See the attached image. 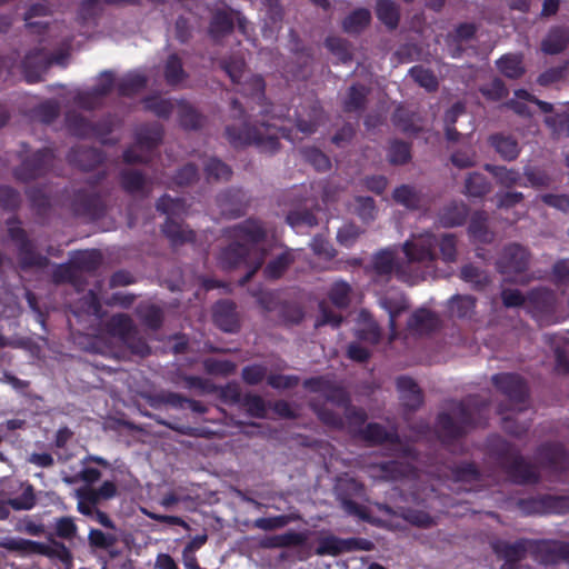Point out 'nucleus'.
<instances>
[{
	"mask_svg": "<svg viewBox=\"0 0 569 569\" xmlns=\"http://www.w3.org/2000/svg\"><path fill=\"white\" fill-rule=\"evenodd\" d=\"M231 118L239 123L227 124L224 136L234 148L254 146L260 152L274 154L280 149V138L291 140L290 130L278 128L268 122L252 124L250 116L240 101L233 98L230 101Z\"/></svg>",
	"mask_w": 569,
	"mask_h": 569,
	"instance_id": "f257e3e1",
	"label": "nucleus"
},
{
	"mask_svg": "<svg viewBox=\"0 0 569 569\" xmlns=\"http://www.w3.org/2000/svg\"><path fill=\"white\" fill-rule=\"evenodd\" d=\"M486 408V402H479L478 397L469 396L455 402L452 407L455 417L448 412L438 413L436 431L441 445L450 450L457 441L466 437L470 429L485 425Z\"/></svg>",
	"mask_w": 569,
	"mask_h": 569,
	"instance_id": "f03ea898",
	"label": "nucleus"
},
{
	"mask_svg": "<svg viewBox=\"0 0 569 569\" xmlns=\"http://www.w3.org/2000/svg\"><path fill=\"white\" fill-rule=\"evenodd\" d=\"M437 249L443 262L452 263L457 260V238L451 233L440 237L427 232L413 236L402 244L403 254L410 261H417L420 270L426 271V278L435 272L439 259Z\"/></svg>",
	"mask_w": 569,
	"mask_h": 569,
	"instance_id": "7ed1b4c3",
	"label": "nucleus"
},
{
	"mask_svg": "<svg viewBox=\"0 0 569 569\" xmlns=\"http://www.w3.org/2000/svg\"><path fill=\"white\" fill-rule=\"evenodd\" d=\"M399 260L395 249L385 248L372 256L371 272L375 282H388L395 274L396 278L409 284H416L426 280V271L419 269L417 261Z\"/></svg>",
	"mask_w": 569,
	"mask_h": 569,
	"instance_id": "20e7f679",
	"label": "nucleus"
},
{
	"mask_svg": "<svg viewBox=\"0 0 569 569\" xmlns=\"http://www.w3.org/2000/svg\"><path fill=\"white\" fill-rule=\"evenodd\" d=\"M106 170L99 171L87 180L88 188L73 189L68 193L69 208L73 216L96 221L107 212L106 201L96 188L107 178Z\"/></svg>",
	"mask_w": 569,
	"mask_h": 569,
	"instance_id": "39448f33",
	"label": "nucleus"
},
{
	"mask_svg": "<svg viewBox=\"0 0 569 569\" xmlns=\"http://www.w3.org/2000/svg\"><path fill=\"white\" fill-rule=\"evenodd\" d=\"M20 163L13 168L14 179L22 183H29L48 176L54 167L57 154L54 149L43 147L29 152V144L21 143V151L18 154Z\"/></svg>",
	"mask_w": 569,
	"mask_h": 569,
	"instance_id": "423d86ee",
	"label": "nucleus"
},
{
	"mask_svg": "<svg viewBox=\"0 0 569 569\" xmlns=\"http://www.w3.org/2000/svg\"><path fill=\"white\" fill-rule=\"evenodd\" d=\"M497 458L507 475L517 485H535L540 481V473L513 447L498 439L495 448Z\"/></svg>",
	"mask_w": 569,
	"mask_h": 569,
	"instance_id": "0eeeda50",
	"label": "nucleus"
},
{
	"mask_svg": "<svg viewBox=\"0 0 569 569\" xmlns=\"http://www.w3.org/2000/svg\"><path fill=\"white\" fill-rule=\"evenodd\" d=\"M21 224L22 222L18 216H12L6 220L7 233L17 248L20 268L22 270L46 268L50 262L49 259L37 251L33 241Z\"/></svg>",
	"mask_w": 569,
	"mask_h": 569,
	"instance_id": "6e6552de",
	"label": "nucleus"
},
{
	"mask_svg": "<svg viewBox=\"0 0 569 569\" xmlns=\"http://www.w3.org/2000/svg\"><path fill=\"white\" fill-rule=\"evenodd\" d=\"M184 204L183 199L171 198L169 194L161 196L156 202V209L167 214L161 231L173 247L196 241V232L173 219V216L184 210Z\"/></svg>",
	"mask_w": 569,
	"mask_h": 569,
	"instance_id": "1a4fd4ad",
	"label": "nucleus"
},
{
	"mask_svg": "<svg viewBox=\"0 0 569 569\" xmlns=\"http://www.w3.org/2000/svg\"><path fill=\"white\" fill-rule=\"evenodd\" d=\"M517 507L525 516L565 515L569 511V497L541 493L518 499Z\"/></svg>",
	"mask_w": 569,
	"mask_h": 569,
	"instance_id": "9d476101",
	"label": "nucleus"
},
{
	"mask_svg": "<svg viewBox=\"0 0 569 569\" xmlns=\"http://www.w3.org/2000/svg\"><path fill=\"white\" fill-rule=\"evenodd\" d=\"M492 385L512 405H522L529 398V388L526 380L518 373L500 372L491 378Z\"/></svg>",
	"mask_w": 569,
	"mask_h": 569,
	"instance_id": "9b49d317",
	"label": "nucleus"
},
{
	"mask_svg": "<svg viewBox=\"0 0 569 569\" xmlns=\"http://www.w3.org/2000/svg\"><path fill=\"white\" fill-rule=\"evenodd\" d=\"M530 258L526 247L510 243L502 249L497 260V270L505 276L523 273L528 270Z\"/></svg>",
	"mask_w": 569,
	"mask_h": 569,
	"instance_id": "f8f14e48",
	"label": "nucleus"
},
{
	"mask_svg": "<svg viewBox=\"0 0 569 569\" xmlns=\"http://www.w3.org/2000/svg\"><path fill=\"white\" fill-rule=\"evenodd\" d=\"M530 556L535 561L542 565H556L560 561L569 562V542L531 539Z\"/></svg>",
	"mask_w": 569,
	"mask_h": 569,
	"instance_id": "ddd939ff",
	"label": "nucleus"
},
{
	"mask_svg": "<svg viewBox=\"0 0 569 569\" xmlns=\"http://www.w3.org/2000/svg\"><path fill=\"white\" fill-rule=\"evenodd\" d=\"M537 460L545 469L555 473H562L569 469V455L559 442L541 443L536 451Z\"/></svg>",
	"mask_w": 569,
	"mask_h": 569,
	"instance_id": "4468645a",
	"label": "nucleus"
},
{
	"mask_svg": "<svg viewBox=\"0 0 569 569\" xmlns=\"http://www.w3.org/2000/svg\"><path fill=\"white\" fill-rule=\"evenodd\" d=\"M531 539L520 538L515 542L498 539L492 542V550L505 560L503 569H517L518 563L530 553Z\"/></svg>",
	"mask_w": 569,
	"mask_h": 569,
	"instance_id": "2eb2a0df",
	"label": "nucleus"
},
{
	"mask_svg": "<svg viewBox=\"0 0 569 569\" xmlns=\"http://www.w3.org/2000/svg\"><path fill=\"white\" fill-rule=\"evenodd\" d=\"M62 56L48 57L43 48L30 50L21 61V69L28 83H36L41 80V73L52 62H59Z\"/></svg>",
	"mask_w": 569,
	"mask_h": 569,
	"instance_id": "dca6fc26",
	"label": "nucleus"
},
{
	"mask_svg": "<svg viewBox=\"0 0 569 569\" xmlns=\"http://www.w3.org/2000/svg\"><path fill=\"white\" fill-rule=\"evenodd\" d=\"M217 204L223 216L239 218L246 214L250 198L241 188H228L217 196Z\"/></svg>",
	"mask_w": 569,
	"mask_h": 569,
	"instance_id": "f3484780",
	"label": "nucleus"
},
{
	"mask_svg": "<svg viewBox=\"0 0 569 569\" xmlns=\"http://www.w3.org/2000/svg\"><path fill=\"white\" fill-rule=\"evenodd\" d=\"M527 308L535 319H547L556 309L555 293L547 288L531 289L527 296Z\"/></svg>",
	"mask_w": 569,
	"mask_h": 569,
	"instance_id": "a211bd4d",
	"label": "nucleus"
},
{
	"mask_svg": "<svg viewBox=\"0 0 569 569\" xmlns=\"http://www.w3.org/2000/svg\"><path fill=\"white\" fill-rule=\"evenodd\" d=\"M106 154L102 150L87 146H74L67 153V161L82 171H91L102 164Z\"/></svg>",
	"mask_w": 569,
	"mask_h": 569,
	"instance_id": "6ab92c4d",
	"label": "nucleus"
},
{
	"mask_svg": "<svg viewBox=\"0 0 569 569\" xmlns=\"http://www.w3.org/2000/svg\"><path fill=\"white\" fill-rule=\"evenodd\" d=\"M297 129L305 133H315L323 121V109L318 101H310L301 104L295 114Z\"/></svg>",
	"mask_w": 569,
	"mask_h": 569,
	"instance_id": "aec40b11",
	"label": "nucleus"
},
{
	"mask_svg": "<svg viewBox=\"0 0 569 569\" xmlns=\"http://www.w3.org/2000/svg\"><path fill=\"white\" fill-rule=\"evenodd\" d=\"M227 233L229 238L244 243L248 247L249 244H258L264 241L267 237L262 223L251 218L229 228Z\"/></svg>",
	"mask_w": 569,
	"mask_h": 569,
	"instance_id": "412c9836",
	"label": "nucleus"
},
{
	"mask_svg": "<svg viewBox=\"0 0 569 569\" xmlns=\"http://www.w3.org/2000/svg\"><path fill=\"white\" fill-rule=\"evenodd\" d=\"M214 325L224 332L234 333L240 329L236 303L231 300H220L213 307Z\"/></svg>",
	"mask_w": 569,
	"mask_h": 569,
	"instance_id": "4be33fe9",
	"label": "nucleus"
},
{
	"mask_svg": "<svg viewBox=\"0 0 569 569\" xmlns=\"http://www.w3.org/2000/svg\"><path fill=\"white\" fill-rule=\"evenodd\" d=\"M401 405L409 411L418 410L423 403V392L419 385L409 376H400L396 380Z\"/></svg>",
	"mask_w": 569,
	"mask_h": 569,
	"instance_id": "5701e85b",
	"label": "nucleus"
},
{
	"mask_svg": "<svg viewBox=\"0 0 569 569\" xmlns=\"http://www.w3.org/2000/svg\"><path fill=\"white\" fill-rule=\"evenodd\" d=\"M119 183L121 189L130 196L148 197L150 188L148 178L137 169H123L119 172Z\"/></svg>",
	"mask_w": 569,
	"mask_h": 569,
	"instance_id": "b1692460",
	"label": "nucleus"
},
{
	"mask_svg": "<svg viewBox=\"0 0 569 569\" xmlns=\"http://www.w3.org/2000/svg\"><path fill=\"white\" fill-rule=\"evenodd\" d=\"M359 539H342L333 535H327L318 539L316 555L337 557L343 552H349L358 547Z\"/></svg>",
	"mask_w": 569,
	"mask_h": 569,
	"instance_id": "393cba45",
	"label": "nucleus"
},
{
	"mask_svg": "<svg viewBox=\"0 0 569 569\" xmlns=\"http://www.w3.org/2000/svg\"><path fill=\"white\" fill-rule=\"evenodd\" d=\"M469 217V207L459 201H451L440 209L438 220L445 228L463 226Z\"/></svg>",
	"mask_w": 569,
	"mask_h": 569,
	"instance_id": "a878e982",
	"label": "nucleus"
},
{
	"mask_svg": "<svg viewBox=\"0 0 569 569\" xmlns=\"http://www.w3.org/2000/svg\"><path fill=\"white\" fill-rule=\"evenodd\" d=\"M233 29L234 19L232 14L224 10H217L211 17L208 34L214 43H220Z\"/></svg>",
	"mask_w": 569,
	"mask_h": 569,
	"instance_id": "bb28decb",
	"label": "nucleus"
},
{
	"mask_svg": "<svg viewBox=\"0 0 569 569\" xmlns=\"http://www.w3.org/2000/svg\"><path fill=\"white\" fill-rule=\"evenodd\" d=\"M163 128L159 123L141 126L134 136L136 147L141 150H154L163 139Z\"/></svg>",
	"mask_w": 569,
	"mask_h": 569,
	"instance_id": "cd10ccee",
	"label": "nucleus"
},
{
	"mask_svg": "<svg viewBox=\"0 0 569 569\" xmlns=\"http://www.w3.org/2000/svg\"><path fill=\"white\" fill-rule=\"evenodd\" d=\"M453 482L478 486L482 482L483 476L478 466L472 461H461L450 468Z\"/></svg>",
	"mask_w": 569,
	"mask_h": 569,
	"instance_id": "c85d7f7f",
	"label": "nucleus"
},
{
	"mask_svg": "<svg viewBox=\"0 0 569 569\" xmlns=\"http://www.w3.org/2000/svg\"><path fill=\"white\" fill-rule=\"evenodd\" d=\"M569 46V30L563 27H552L541 41V51L546 54H559Z\"/></svg>",
	"mask_w": 569,
	"mask_h": 569,
	"instance_id": "c756f323",
	"label": "nucleus"
},
{
	"mask_svg": "<svg viewBox=\"0 0 569 569\" xmlns=\"http://www.w3.org/2000/svg\"><path fill=\"white\" fill-rule=\"evenodd\" d=\"M439 323V318L433 311L420 308L409 317L407 326L417 333H430L438 329Z\"/></svg>",
	"mask_w": 569,
	"mask_h": 569,
	"instance_id": "7c9ffc66",
	"label": "nucleus"
},
{
	"mask_svg": "<svg viewBox=\"0 0 569 569\" xmlns=\"http://www.w3.org/2000/svg\"><path fill=\"white\" fill-rule=\"evenodd\" d=\"M361 438L370 445L399 443V435L397 431H388L378 422H370L360 430Z\"/></svg>",
	"mask_w": 569,
	"mask_h": 569,
	"instance_id": "2f4dec72",
	"label": "nucleus"
},
{
	"mask_svg": "<svg viewBox=\"0 0 569 569\" xmlns=\"http://www.w3.org/2000/svg\"><path fill=\"white\" fill-rule=\"evenodd\" d=\"M489 144L506 161H513L520 153L517 139L510 134L493 133L488 139Z\"/></svg>",
	"mask_w": 569,
	"mask_h": 569,
	"instance_id": "473e14b6",
	"label": "nucleus"
},
{
	"mask_svg": "<svg viewBox=\"0 0 569 569\" xmlns=\"http://www.w3.org/2000/svg\"><path fill=\"white\" fill-rule=\"evenodd\" d=\"M392 199L409 210H419L425 206L422 191L411 184L397 187L392 192Z\"/></svg>",
	"mask_w": 569,
	"mask_h": 569,
	"instance_id": "72a5a7b5",
	"label": "nucleus"
},
{
	"mask_svg": "<svg viewBox=\"0 0 569 569\" xmlns=\"http://www.w3.org/2000/svg\"><path fill=\"white\" fill-rule=\"evenodd\" d=\"M249 254V247L233 240L219 253V262L223 269H233L241 264Z\"/></svg>",
	"mask_w": 569,
	"mask_h": 569,
	"instance_id": "f704fd0d",
	"label": "nucleus"
},
{
	"mask_svg": "<svg viewBox=\"0 0 569 569\" xmlns=\"http://www.w3.org/2000/svg\"><path fill=\"white\" fill-rule=\"evenodd\" d=\"M163 78L168 86L178 87L189 78L183 68L182 59L178 53H171L167 57L163 66Z\"/></svg>",
	"mask_w": 569,
	"mask_h": 569,
	"instance_id": "c9c22d12",
	"label": "nucleus"
},
{
	"mask_svg": "<svg viewBox=\"0 0 569 569\" xmlns=\"http://www.w3.org/2000/svg\"><path fill=\"white\" fill-rule=\"evenodd\" d=\"M485 170L491 173L496 179V182L503 188L510 189L513 186H528L521 181L522 177L516 169L487 163L485 164Z\"/></svg>",
	"mask_w": 569,
	"mask_h": 569,
	"instance_id": "e433bc0d",
	"label": "nucleus"
},
{
	"mask_svg": "<svg viewBox=\"0 0 569 569\" xmlns=\"http://www.w3.org/2000/svg\"><path fill=\"white\" fill-rule=\"evenodd\" d=\"M377 477L386 481H397L406 478L411 472V466L398 460H389L373 467Z\"/></svg>",
	"mask_w": 569,
	"mask_h": 569,
	"instance_id": "4c0bfd02",
	"label": "nucleus"
},
{
	"mask_svg": "<svg viewBox=\"0 0 569 569\" xmlns=\"http://www.w3.org/2000/svg\"><path fill=\"white\" fill-rule=\"evenodd\" d=\"M371 12L367 8L351 11L342 21V29L348 34H360L371 22Z\"/></svg>",
	"mask_w": 569,
	"mask_h": 569,
	"instance_id": "58836bf2",
	"label": "nucleus"
},
{
	"mask_svg": "<svg viewBox=\"0 0 569 569\" xmlns=\"http://www.w3.org/2000/svg\"><path fill=\"white\" fill-rule=\"evenodd\" d=\"M376 16L387 29L395 30L400 22V8L392 0H378L376 3Z\"/></svg>",
	"mask_w": 569,
	"mask_h": 569,
	"instance_id": "ea45409f",
	"label": "nucleus"
},
{
	"mask_svg": "<svg viewBox=\"0 0 569 569\" xmlns=\"http://www.w3.org/2000/svg\"><path fill=\"white\" fill-rule=\"evenodd\" d=\"M178 118L184 130H199L206 122L204 116L187 101L178 103Z\"/></svg>",
	"mask_w": 569,
	"mask_h": 569,
	"instance_id": "a19ab883",
	"label": "nucleus"
},
{
	"mask_svg": "<svg viewBox=\"0 0 569 569\" xmlns=\"http://www.w3.org/2000/svg\"><path fill=\"white\" fill-rule=\"evenodd\" d=\"M44 542L24 538H7L0 542V547L8 551L19 552L21 556H42Z\"/></svg>",
	"mask_w": 569,
	"mask_h": 569,
	"instance_id": "79ce46f5",
	"label": "nucleus"
},
{
	"mask_svg": "<svg viewBox=\"0 0 569 569\" xmlns=\"http://www.w3.org/2000/svg\"><path fill=\"white\" fill-rule=\"evenodd\" d=\"M141 103L146 111L164 120L169 119L174 110V103L170 98H162L158 94H150L142 98Z\"/></svg>",
	"mask_w": 569,
	"mask_h": 569,
	"instance_id": "37998d69",
	"label": "nucleus"
},
{
	"mask_svg": "<svg viewBox=\"0 0 569 569\" xmlns=\"http://www.w3.org/2000/svg\"><path fill=\"white\" fill-rule=\"evenodd\" d=\"M477 300L469 295H455L448 301V309L452 317L469 319L475 312Z\"/></svg>",
	"mask_w": 569,
	"mask_h": 569,
	"instance_id": "c03bdc74",
	"label": "nucleus"
},
{
	"mask_svg": "<svg viewBox=\"0 0 569 569\" xmlns=\"http://www.w3.org/2000/svg\"><path fill=\"white\" fill-rule=\"evenodd\" d=\"M295 262V256L291 251H283L271 259L263 269V276L268 280H278Z\"/></svg>",
	"mask_w": 569,
	"mask_h": 569,
	"instance_id": "a18cd8bd",
	"label": "nucleus"
},
{
	"mask_svg": "<svg viewBox=\"0 0 569 569\" xmlns=\"http://www.w3.org/2000/svg\"><path fill=\"white\" fill-rule=\"evenodd\" d=\"M24 193L30 202V208L37 217L47 218L50 214L51 201L41 187L27 188Z\"/></svg>",
	"mask_w": 569,
	"mask_h": 569,
	"instance_id": "49530a36",
	"label": "nucleus"
},
{
	"mask_svg": "<svg viewBox=\"0 0 569 569\" xmlns=\"http://www.w3.org/2000/svg\"><path fill=\"white\" fill-rule=\"evenodd\" d=\"M71 261L78 271L94 272L102 263V254L96 249L78 251L71 257Z\"/></svg>",
	"mask_w": 569,
	"mask_h": 569,
	"instance_id": "de8ad7c7",
	"label": "nucleus"
},
{
	"mask_svg": "<svg viewBox=\"0 0 569 569\" xmlns=\"http://www.w3.org/2000/svg\"><path fill=\"white\" fill-rule=\"evenodd\" d=\"M50 543H44L42 556L49 559L59 560L66 569H70L73 563V556L70 549L61 541L49 538Z\"/></svg>",
	"mask_w": 569,
	"mask_h": 569,
	"instance_id": "09e8293b",
	"label": "nucleus"
},
{
	"mask_svg": "<svg viewBox=\"0 0 569 569\" xmlns=\"http://www.w3.org/2000/svg\"><path fill=\"white\" fill-rule=\"evenodd\" d=\"M68 131L79 138H88L92 134V122L77 111H68L64 118Z\"/></svg>",
	"mask_w": 569,
	"mask_h": 569,
	"instance_id": "8fccbe9b",
	"label": "nucleus"
},
{
	"mask_svg": "<svg viewBox=\"0 0 569 569\" xmlns=\"http://www.w3.org/2000/svg\"><path fill=\"white\" fill-rule=\"evenodd\" d=\"M369 90L361 83H353L349 89L343 101L345 112L362 111L366 107Z\"/></svg>",
	"mask_w": 569,
	"mask_h": 569,
	"instance_id": "3c124183",
	"label": "nucleus"
},
{
	"mask_svg": "<svg viewBox=\"0 0 569 569\" xmlns=\"http://www.w3.org/2000/svg\"><path fill=\"white\" fill-rule=\"evenodd\" d=\"M148 79L142 73H128L118 83L117 90L121 97H133L147 87Z\"/></svg>",
	"mask_w": 569,
	"mask_h": 569,
	"instance_id": "603ef678",
	"label": "nucleus"
},
{
	"mask_svg": "<svg viewBox=\"0 0 569 569\" xmlns=\"http://www.w3.org/2000/svg\"><path fill=\"white\" fill-rule=\"evenodd\" d=\"M387 159L392 166H403L411 160V144L403 140H391L388 147Z\"/></svg>",
	"mask_w": 569,
	"mask_h": 569,
	"instance_id": "864d4df0",
	"label": "nucleus"
},
{
	"mask_svg": "<svg viewBox=\"0 0 569 569\" xmlns=\"http://www.w3.org/2000/svg\"><path fill=\"white\" fill-rule=\"evenodd\" d=\"M499 71L509 79H519L525 73L522 59L515 54H505L497 60Z\"/></svg>",
	"mask_w": 569,
	"mask_h": 569,
	"instance_id": "5fc2aeb1",
	"label": "nucleus"
},
{
	"mask_svg": "<svg viewBox=\"0 0 569 569\" xmlns=\"http://www.w3.org/2000/svg\"><path fill=\"white\" fill-rule=\"evenodd\" d=\"M409 76L428 92H435L439 87L438 79L433 71L423 66L416 64L411 67L409 69Z\"/></svg>",
	"mask_w": 569,
	"mask_h": 569,
	"instance_id": "6e6d98bb",
	"label": "nucleus"
},
{
	"mask_svg": "<svg viewBox=\"0 0 569 569\" xmlns=\"http://www.w3.org/2000/svg\"><path fill=\"white\" fill-rule=\"evenodd\" d=\"M109 331L123 341L137 329L130 316L126 313L113 315L108 322Z\"/></svg>",
	"mask_w": 569,
	"mask_h": 569,
	"instance_id": "4d7b16f0",
	"label": "nucleus"
},
{
	"mask_svg": "<svg viewBox=\"0 0 569 569\" xmlns=\"http://www.w3.org/2000/svg\"><path fill=\"white\" fill-rule=\"evenodd\" d=\"M490 190V184L485 174L480 172H471L466 178L465 193L473 198H482Z\"/></svg>",
	"mask_w": 569,
	"mask_h": 569,
	"instance_id": "13d9d810",
	"label": "nucleus"
},
{
	"mask_svg": "<svg viewBox=\"0 0 569 569\" xmlns=\"http://www.w3.org/2000/svg\"><path fill=\"white\" fill-rule=\"evenodd\" d=\"M203 170L208 181H228L232 176V169L214 157L206 162Z\"/></svg>",
	"mask_w": 569,
	"mask_h": 569,
	"instance_id": "bf43d9fd",
	"label": "nucleus"
},
{
	"mask_svg": "<svg viewBox=\"0 0 569 569\" xmlns=\"http://www.w3.org/2000/svg\"><path fill=\"white\" fill-rule=\"evenodd\" d=\"M286 221L296 230L310 229L318 224L316 214L309 209L289 211Z\"/></svg>",
	"mask_w": 569,
	"mask_h": 569,
	"instance_id": "052dcab7",
	"label": "nucleus"
},
{
	"mask_svg": "<svg viewBox=\"0 0 569 569\" xmlns=\"http://www.w3.org/2000/svg\"><path fill=\"white\" fill-rule=\"evenodd\" d=\"M300 154L306 162L311 164L319 172H326L331 168L329 157L316 147L302 148L300 149Z\"/></svg>",
	"mask_w": 569,
	"mask_h": 569,
	"instance_id": "680f3d73",
	"label": "nucleus"
},
{
	"mask_svg": "<svg viewBox=\"0 0 569 569\" xmlns=\"http://www.w3.org/2000/svg\"><path fill=\"white\" fill-rule=\"evenodd\" d=\"M351 286L345 280H338L332 283L328 297L337 308H347L350 303Z\"/></svg>",
	"mask_w": 569,
	"mask_h": 569,
	"instance_id": "e2e57ef3",
	"label": "nucleus"
},
{
	"mask_svg": "<svg viewBox=\"0 0 569 569\" xmlns=\"http://www.w3.org/2000/svg\"><path fill=\"white\" fill-rule=\"evenodd\" d=\"M325 44L326 48L342 63H347L352 60V52L348 40L340 37H328Z\"/></svg>",
	"mask_w": 569,
	"mask_h": 569,
	"instance_id": "0e129e2a",
	"label": "nucleus"
},
{
	"mask_svg": "<svg viewBox=\"0 0 569 569\" xmlns=\"http://www.w3.org/2000/svg\"><path fill=\"white\" fill-rule=\"evenodd\" d=\"M33 116L40 122L50 124L60 116V104L53 99L46 100L33 109Z\"/></svg>",
	"mask_w": 569,
	"mask_h": 569,
	"instance_id": "69168bd1",
	"label": "nucleus"
},
{
	"mask_svg": "<svg viewBox=\"0 0 569 569\" xmlns=\"http://www.w3.org/2000/svg\"><path fill=\"white\" fill-rule=\"evenodd\" d=\"M310 408L323 425L336 429H341L343 427L342 417L332 409L327 408L325 405H318L312 401L310 402Z\"/></svg>",
	"mask_w": 569,
	"mask_h": 569,
	"instance_id": "338daca9",
	"label": "nucleus"
},
{
	"mask_svg": "<svg viewBox=\"0 0 569 569\" xmlns=\"http://www.w3.org/2000/svg\"><path fill=\"white\" fill-rule=\"evenodd\" d=\"M468 232L475 240L483 243L490 242L492 239V233L487 226V219L481 214H476L471 218Z\"/></svg>",
	"mask_w": 569,
	"mask_h": 569,
	"instance_id": "774afa93",
	"label": "nucleus"
}]
</instances>
